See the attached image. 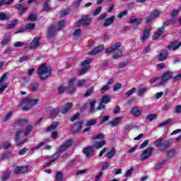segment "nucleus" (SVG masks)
<instances>
[{
  "instance_id": "nucleus-1",
  "label": "nucleus",
  "mask_w": 181,
  "mask_h": 181,
  "mask_svg": "<svg viewBox=\"0 0 181 181\" xmlns=\"http://www.w3.org/2000/svg\"><path fill=\"white\" fill-rule=\"evenodd\" d=\"M37 71L40 78H42V80H45V78L50 76L52 74V68L47 66V64H43L42 66L38 67Z\"/></svg>"
},
{
  "instance_id": "nucleus-2",
  "label": "nucleus",
  "mask_w": 181,
  "mask_h": 181,
  "mask_svg": "<svg viewBox=\"0 0 181 181\" xmlns=\"http://www.w3.org/2000/svg\"><path fill=\"white\" fill-rule=\"evenodd\" d=\"M173 77V72L172 71H166L165 73L163 74L161 76V81L158 83V86H163L165 83H168L169 80Z\"/></svg>"
},
{
  "instance_id": "nucleus-3",
  "label": "nucleus",
  "mask_w": 181,
  "mask_h": 181,
  "mask_svg": "<svg viewBox=\"0 0 181 181\" xmlns=\"http://www.w3.org/2000/svg\"><path fill=\"white\" fill-rule=\"evenodd\" d=\"M92 62H93V59L91 58H89L82 62L81 66L83 68L78 72V74L79 76H81V74H83V73H86V71H88V69H90V66H88V64H90V63H91Z\"/></svg>"
},
{
  "instance_id": "nucleus-4",
  "label": "nucleus",
  "mask_w": 181,
  "mask_h": 181,
  "mask_svg": "<svg viewBox=\"0 0 181 181\" xmlns=\"http://www.w3.org/2000/svg\"><path fill=\"white\" fill-rule=\"evenodd\" d=\"M90 23H91V18H88V16H85L76 23L75 26L76 28H79V26H88Z\"/></svg>"
},
{
  "instance_id": "nucleus-5",
  "label": "nucleus",
  "mask_w": 181,
  "mask_h": 181,
  "mask_svg": "<svg viewBox=\"0 0 181 181\" xmlns=\"http://www.w3.org/2000/svg\"><path fill=\"white\" fill-rule=\"evenodd\" d=\"M6 78H8V74L6 73H5L0 78V94H2V93L8 88V85L4 84L5 81H6Z\"/></svg>"
},
{
  "instance_id": "nucleus-6",
  "label": "nucleus",
  "mask_w": 181,
  "mask_h": 181,
  "mask_svg": "<svg viewBox=\"0 0 181 181\" xmlns=\"http://www.w3.org/2000/svg\"><path fill=\"white\" fill-rule=\"evenodd\" d=\"M153 151V148L149 147L146 149L140 156L141 160H145V159H148V158H151L152 156V152Z\"/></svg>"
},
{
  "instance_id": "nucleus-7",
  "label": "nucleus",
  "mask_w": 181,
  "mask_h": 181,
  "mask_svg": "<svg viewBox=\"0 0 181 181\" xmlns=\"http://www.w3.org/2000/svg\"><path fill=\"white\" fill-rule=\"evenodd\" d=\"M168 23H165L163 26H161L160 28H158L155 34L153 35V40H156V39H160V36H162L163 33V30H165V27L168 26Z\"/></svg>"
},
{
  "instance_id": "nucleus-8",
  "label": "nucleus",
  "mask_w": 181,
  "mask_h": 181,
  "mask_svg": "<svg viewBox=\"0 0 181 181\" xmlns=\"http://www.w3.org/2000/svg\"><path fill=\"white\" fill-rule=\"evenodd\" d=\"M83 152L84 155H86L87 159H90L91 156H94V147L89 146L84 148Z\"/></svg>"
},
{
  "instance_id": "nucleus-9",
  "label": "nucleus",
  "mask_w": 181,
  "mask_h": 181,
  "mask_svg": "<svg viewBox=\"0 0 181 181\" xmlns=\"http://www.w3.org/2000/svg\"><path fill=\"white\" fill-rule=\"evenodd\" d=\"M104 50V45H100L99 46L95 47L90 52L88 53L89 56H95V54H98V53H101Z\"/></svg>"
},
{
  "instance_id": "nucleus-10",
  "label": "nucleus",
  "mask_w": 181,
  "mask_h": 181,
  "mask_svg": "<svg viewBox=\"0 0 181 181\" xmlns=\"http://www.w3.org/2000/svg\"><path fill=\"white\" fill-rule=\"evenodd\" d=\"M29 170V167L26 166H17L14 168V173L16 175H21V173H26Z\"/></svg>"
},
{
  "instance_id": "nucleus-11",
  "label": "nucleus",
  "mask_w": 181,
  "mask_h": 181,
  "mask_svg": "<svg viewBox=\"0 0 181 181\" xmlns=\"http://www.w3.org/2000/svg\"><path fill=\"white\" fill-rule=\"evenodd\" d=\"M121 47V42H117L115 43L112 47H110L105 50V53L108 54V53H112V52H115L117 49H119Z\"/></svg>"
},
{
  "instance_id": "nucleus-12",
  "label": "nucleus",
  "mask_w": 181,
  "mask_h": 181,
  "mask_svg": "<svg viewBox=\"0 0 181 181\" xmlns=\"http://www.w3.org/2000/svg\"><path fill=\"white\" fill-rule=\"evenodd\" d=\"M14 8H16L18 11H19V14L21 15V16H22V15L25 13L26 11H28V7L22 5V4H16Z\"/></svg>"
},
{
  "instance_id": "nucleus-13",
  "label": "nucleus",
  "mask_w": 181,
  "mask_h": 181,
  "mask_svg": "<svg viewBox=\"0 0 181 181\" xmlns=\"http://www.w3.org/2000/svg\"><path fill=\"white\" fill-rule=\"evenodd\" d=\"M73 108V103H68L62 106L61 112L62 114H66Z\"/></svg>"
},
{
  "instance_id": "nucleus-14",
  "label": "nucleus",
  "mask_w": 181,
  "mask_h": 181,
  "mask_svg": "<svg viewBox=\"0 0 181 181\" xmlns=\"http://www.w3.org/2000/svg\"><path fill=\"white\" fill-rule=\"evenodd\" d=\"M22 134H23V130H18L16 133V142L17 143V146H20V145H22L26 141V139H25L24 141H21L20 140L21 139V136L22 135Z\"/></svg>"
},
{
  "instance_id": "nucleus-15",
  "label": "nucleus",
  "mask_w": 181,
  "mask_h": 181,
  "mask_svg": "<svg viewBox=\"0 0 181 181\" xmlns=\"http://www.w3.org/2000/svg\"><path fill=\"white\" fill-rule=\"evenodd\" d=\"M21 107H22L23 110H24L25 111H29V110H30V108H32L30 102L29 101V98L25 99L21 103Z\"/></svg>"
},
{
  "instance_id": "nucleus-16",
  "label": "nucleus",
  "mask_w": 181,
  "mask_h": 181,
  "mask_svg": "<svg viewBox=\"0 0 181 181\" xmlns=\"http://www.w3.org/2000/svg\"><path fill=\"white\" fill-rule=\"evenodd\" d=\"M130 112L134 117H141L142 115V110H139V107H132Z\"/></svg>"
},
{
  "instance_id": "nucleus-17",
  "label": "nucleus",
  "mask_w": 181,
  "mask_h": 181,
  "mask_svg": "<svg viewBox=\"0 0 181 181\" xmlns=\"http://www.w3.org/2000/svg\"><path fill=\"white\" fill-rule=\"evenodd\" d=\"M73 145V139L68 140L64 144L62 145L59 148V152H64L69 146Z\"/></svg>"
},
{
  "instance_id": "nucleus-18",
  "label": "nucleus",
  "mask_w": 181,
  "mask_h": 181,
  "mask_svg": "<svg viewBox=\"0 0 181 181\" xmlns=\"http://www.w3.org/2000/svg\"><path fill=\"white\" fill-rule=\"evenodd\" d=\"M168 51L163 49L160 52V54L158 56V59L160 62H165L168 59Z\"/></svg>"
},
{
  "instance_id": "nucleus-19",
  "label": "nucleus",
  "mask_w": 181,
  "mask_h": 181,
  "mask_svg": "<svg viewBox=\"0 0 181 181\" xmlns=\"http://www.w3.org/2000/svg\"><path fill=\"white\" fill-rule=\"evenodd\" d=\"M40 45V42L38 37H35L33 40L30 45V49H37Z\"/></svg>"
},
{
  "instance_id": "nucleus-20",
  "label": "nucleus",
  "mask_w": 181,
  "mask_h": 181,
  "mask_svg": "<svg viewBox=\"0 0 181 181\" xmlns=\"http://www.w3.org/2000/svg\"><path fill=\"white\" fill-rule=\"evenodd\" d=\"M181 46V42L177 41L173 42L168 47L169 50H177V48Z\"/></svg>"
},
{
  "instance_id": "nucleus-21",
  "label": "nucleus",
  "mask_w": 181,
  "mask_h": 181,
  "mask_svg": "<svg viewBox=\"0 0 181 181\" xmlns=\"http://www.w3.org/2000/svg\"><path fill=\"white\" fill-rule=\"evenodd\" d=\"M115 153H117V150L112 147L105 155L107 159H112L114 156H115Z\"/></svg>"
},
{
  "instance_id": "nucleus-22",
  "label": "nucleus",
  "mask_w": 181,
  "mask_h": 181,
  "mask_svg": "<svg viewBox=\"0 0 181 181\" xmlns=\"http://www.w3.org/2000/svg\"><path fill=\"white\" fill-rule=\"evenodd\" d=\"M114 21H115V16H112L110 17L109 18L105 19V21L103 23V26H105V27L110 26V25L112 24Z\"/></svg>"
},
{
  "instance_id": "nucleus-23",
  "label": "nucleus",
  "mask_w": 181,
  "mask_h": 181,
  "mask_svg": "<svg viewBox=\"0 0 181 181\" xmlns=\"http://www.w3.org/2000/svg\"><path fill=\"white\" fill-rule=\"evenodd\" d=\"M105 145V141L103 140L100 141H95L93 144V148H95V149H100V148H103Z\"/></svg>"
},
{
  "instance_id": "nucleus-24",
  "label": "nucleus",
  "mask_w": 181,
  "mask_h": 181,
  "mask_svg": "<svg viewBox=\"0 0 181 181\" xmlns=\"http://www.w3.org/2000/svg\"><path fill=\"white\" fill-rule=\"evenodd\" d=\"M130 23H134V25H140V23H142V18H138L135 16H133L130 18Z\"/></svg>"
},
{
  "instance_id": "nucleus-25",
  "label": "nucleus",
  "mask_w": 181,
  "mask_h": 181,
  "mask_svg": "<svg viewBox=\"0 0 181 181\" xmlns=\"http://www.w3.org/2000/svg\"><path fill=\"white\" fill-rule=\"evenodd\" d=\"M119 122H121V117H116L113 120L110 122V124L114 127H117V125H119Z\"/></svg>"
},
{
  "instance_id": "nucleus-26",
  "label": "nucleus",
  "mask_w": 181,
  "mask_h": 181,
  "mask_svg": "<svg viewBox=\"0 0 181 181\" xmlns=\"http://www.w3.org/2000/svg\"><path fill=\"white\" fill-rule=\"evenodd\" d=\"M172 145V142L169 140L163 141L161 144V150L163 151V149H166V148H169V146Z\"/></svg>"
},
{
  "instance_id": "nucleus-27",
  "label": "nucleus",
  "mask_w": 181,
  "mask_h": 181,
  "mask_svg": "<svg viewBox=\"0 0 181 181\" xmlns=\"http://www.w3.org/2000/svg\"><path fill=\"white\" fill-rule=\"evenodd\" d=\"M151 32V30L149 28H146L144 32V35L142 36V40L143 42H145V40H146V39H148L149 37V33Z\"/></svg>"
},
{
  "instance_id": "nucleus-28",
  "label": "nucleus",
  "mask_w": 181,
  "mask_h": 181,
  "mask_svg": "<svg viewBox=\"0 0 181 181\" xmlns=\"http://www.w3.org/2000/svg\"><path fill=\"white\" fill-rule=\"evenodd\" d=\"M110 101H111V97H110L109 95H104L102 97L101 100H100V103H103V104H108V103H110Z\"/></svg>"
},
{
  "instance_id": "nucleus-29",
  "label": "nucleus",
  "mask_w": 181,
  "mask_h": 181,
  "mask_svg": "<svg viewBox=\"0 0 181 181\" xmlns=\"http://www.w3.org/2000/svg\"><path fill=\"white\" fill-rule=\"evenodd\" d=\"M59 127V122H54L47 129V131H54L56 128Z\"/></svg>"
},
{
  "instance_id": "nucleus-30",
  "label": "nucleus",
  "mask_w": 181,
  "mask_h": 181,
  "mask_svg": "<svg viewBox=\"0 0 181 181\" xmlns=\"http://www.w3.org/2000/svg\"><path fill=\"white\" fill-rule=\"evenodd\" d=\"M156 118H158V115L150 114L146 116V119H147V121H149L150 122H152V121H154V119H156Z\"/></svg>"
},
{
  "instance_id": "nucleus-31",
  "label": "nucleus",
  "mask_w": 181,
  "mask_h": 181,
  "mask_svg": "<svg viewBox=\"0 0 181 181\" xmlns=\"http://www.w3.org/2000/svg\"><path fill=\"white\" fill-rule=\"evenodd\" d=\"M56 35V27L54 25H51L48 30L49 36H54Z\"/></svg>"
},
{
  "instance_id": "nucleus-32",
  "label": "nucleus",
  "mask_w": 181,
  "mask_h": 181,
  "mask_svg": "<svg viewBox=\"0 0 181 181\" xmlns=\"http://www.w3.org/2000/svg\"><path fill=\"white\" fill-rule=\"evenodd\" d=\"M47 141H42L41 143H40L37 146L33 147V148H31V150L30 151V153H33V152H35V149H40V148H42V146H43L44 145H45V144Z\"/></svg>"
},
{
  "instance_id": "nucleus-33",
  "label": "nucleus",
  "mask_w": 181,
  "mask_h": 181,
  "mask_svg": "<svg viewBox=\"0 0 181 181\" xmlns=\"http://www.w3.org/2000/svg\"><path fill=\"white\" fill-rule=\"evenodd\" d=\"M97 103V101L95 100H91L89 103L90 108V112L93 114L95 111V104Z\"/></svg>"
},
{
  "instance_id": "nucleus-34",
  "label": "nucleus",
  "mask_w": 181,
  "mask_h": 181,
  "mask_svg": "<svg viewBox=\"0 0 181 181\" xmlns=\"http://www.w3.org/2000/svg\"><path fill=\"white\" fill-rule=\"evenodd\" d=\"M50 1L47 0L44 4V7L42 8L43 12H49L50 11V6H49V3Z\"/></svg>"
},
{
  "instance_id": "nucleus-35",
  "label": "nucleus",
  "mask_w": 181,
  "mask_h": 181,
  "mask_svg": "<svg viewBox=\"0 0 181 181\" xmlns=\"http://www.w3.org/2000/svg\"><path fill=\"white\" fill-rule=\"evenodd\" d=\"M35 28H36V24L35 23H28L25 25V30H34Z\"/></svg>"
},
{
  "instance_id": "nucleus-36",
  "label": "nucleus",
  "mask_w": 181,
  "mask_h": 181,
  "mask_svg": "<svg viewBox=\"0 0 181 181\" xmlns=\"http://www.w3.org/2000/svg\"><path fill=\"white\" fill-rule=\"evenodd\" d=\"M101 9H103L101 6L96 7L93 11L92 15H93V16H97V15H100V13H101Z\"/></svg>"
},
{
  "instance_id": "nucleus-37",
  "label": "nucleus",
  "mask_w": 181,
  "mask_h": 181,
  "mask_svg": "<svg viewBox=\"0 0 181 181\" xmlns=\"http://www.w3.org/2000/svg\"><path fill=\"white\" fill-rule=\"evenodd\" d=\"M36 19H37V16L33 13L30 14L28 18V21L30 22H36Z\"/></svg>"
},
{
  "instance_id": "nucleus-38",
  "label": "nucleus",
  "mask_w": 181,
  "mask_h": 181,
  "mask_svg": "<svg viewBox=\"0 0 181 181\" xmlns=\"http://www.w3.org/2000/svg\"><path fill=\"white\" fill-rule=\"evenodd\" d=\"M105 110V104L100 101L98 106L96 107L97 111H104Z\"/></svg>"
},
{
  "instance_id": "nucleus-39",
  "label": "nucleus",
  "mask_w": 181,
  "mask_h": 181,
  "mask_svg": "<svg viewBox=\"0 0 181 181\" xmlns=\"http://www.w3.org/2000/svg\"><path fill=\"white\" fill-rule=\"evenodd\" d=\"M172 122V119H168L164 122H162L161 123L158 124V127H166V125H169Z\"/></svg>"
},
{
  "instance_id": "nucleus-40",
  "label": "nucleus",
  "mask_w": 181,
  "mask_h": 181,
  "mask_svg": "<svg viewBox=\"0 0 181 181\" xmlns=\"http://www.w3.org/2000/svg\"><path fill=\"white\" fill-rule=\"evenodd\" d=\"M30 88L31 91H36L37 88H39V83H33L30 84Z\"/></svg>"
},
{
  "instance_id": "nucleus-41",
  "label": "nucleus",
  "mask_w": 181,
  "mask_h": 181,
  "mask_svg": "<svg viewBox=\"0 0 181 181\" xmlns=\"http://www.w3.org/2000/svg\"><path fill=\"white\" fill-rule=\"evenodd\" d=\"M13 1L14 0H1L0 1V6H2V5H11Z\"/></svg>"
},
{
  "instance_id": "nucleus-42",
  "label": "nucleus",
  "mask_w": 181,
  "mask_h": 181,
  "mask_svg": "<svg viewBox=\"0 0 181 181\" xmlns=\"http://www.w3.org/2000/svg\"><path fill=\"white\" fill-rule=\"evenodd\" d=\"M80 35H81V29L78 28L74 32V36L76 39H78L80 37Z\"/></svg>"
},
{
  "instance_id": "nucleus-43",
  "label": "nucleus",
  "mask_w": 181,
  "mask_h": 181,
  "mask_svg": "<svg viewBox=\"0 0 181 181\" xmlns=\"http://www.w3.org/2000/svg\"><path fill=\"white\" fill-rule=\"evenodd\" d=\"M127 15H128V11L124 10V11H121L118 15H117V18L119 19H122V18H124V16H127Z\"/></svg>"
},
{
  "instance_id": "nucleus-44",
  "label": "nucleus",
  "mask_w": 181,
  "mask_h": 181,
  "mask_svg": "<svg viewBox=\"0 0 181 181\" xmlns=\"http://www.w3.org/2000/svg\"><path fill=\"white\" fill-rule=\"evenodd\" d=\"M18 23V20H15L14 21H13L11 24H9L7 27L6 29L9 30V29H13V28H15V26H16V24Z\"/></svg>"
},
{
  "instance_id": "nucleus-45",
  "label": "nucleus",
  "mask_w": 181,
  "mask_h": 181,
  "mask_svg": "<svg viewBox=\"0 0 181 181\" xmlns=\"http://www.w3.org/2000/svg\"><path fill=\"white\" fill-rule=\"evenodd\" d=\"M29 59H30V56H29V55H25V56L21 57L19 59L18 62H19L20 63H23V62H27V60H29Z\"/></svg>"
},
{
  "instance_id": "nucleus-46",
  "label": "nucleus",
  "mask_w": 181,
  "mask_h": 181,
  "mask_svg": "<svg viewBox=\"0 0 181 181\" xmlns=\"http://www.w3.org/2000/svg\"><path fill=\"white\" fill-rule=\"evenodd\" d=\"M32 128H33L32 125L27 126V127L25 130V132H24L25 136H28V135H29V134H30V132L32 131Z\"/></svg>"
},
{
  "instance_id": "nucleus-47",
  "label": "nucleus",
  "mask_w": 181,
  "mask_h": 181,
  "mask_svg": "<svg viewBox=\"0 0 181 181\" xmlns=\"http://www.w3.org/2000/svg\"><path fill=\"white\" fill-rule=\"evenodd\" d=\"M95 124H97L96 119H90L87 122L86 127H91L92 125H95Z\"/></svg>"
},
{
  "instance_id": "nucleus-48",
  "label": "nucleus",
  "mask_w": 181,
  "mask_h": 181,
  "mask_svg": "<svg viewBox=\"0 0 181 181\" xmlns=\"http://www.w3.org/2000/svg\"><path fill=\"white\" fill-rule=\"evenodd\" d=\"M167 162L168 161L166 160H163L161 163H158L156 167V170H160V169H162L163 165H165V163Z\"/></svg>"
},
{
  "instance_id": "nucleus-49",
  "label": "nucleus",
  "mask_w": 181,
  "mask_h": 181,
  "mask_svg": "<svg viewBox=\"0 0 181 181\" xmlns=\"http://www.w3.org/2000/svg\"><path fill=\"white\" fill-rule=\"evenodd\" d=\"M135 91H136V88H132V89L129 90L127 92H126L125 95H127V97H129V95H132V94H134Z\"/></svg>"
},
{
  "instance_id": "nucleus-50",
  "label": "nucleus",
  "mask_w": 181,
  "mask_h": 181,
  "mask_svg": "<svg viewBox=\"0 0 181 181\" xmlns=\"http://www.w3.org/2000/svg\"><path fill=\"white\" fill-rule=\"evenodd\" d=\"M55 179L57 181H61L63 179V174L62 173V172L57 173L55 175Z\"/></svg>"
},
{
  "instance_id": "nucleus-51",
  "label": "nucleus",
  "mask_w": 181,
  "mask_h": 181,
  "mask_svg": "<svg viewBox=\"0 0 181 181\" xmlns=\"http://www.w3.org/2000/svg\"><path fill=\"white\" fill-rule=\"evenodd\" d=\"M27 123H28V120L23 119L18 120L17 122V125H18V127H22V126L25 125V124H27Z\"/></svg>"
},
{
  "instance_id": "nucleus-52",
  "label": "nucleus",
  "mask_w": 181,
  "mask_h": 181,
  "mask_svg": "<svg viewBox=\"0 0 181 181\" xmlns=\"http://www.w3.org/2000/svg\"><path fill=\"white\" fill-rule=\"evenodd\" d=\"M29 101L32 107L39 103V99H29Z\"/></svg>"
},
{
  "instance_id": "nucleus-53",
  "label": "nucleus",
  "mask_w": 181,
  "mask_h": 181,
  "mask_svg": "<svg viewBox=\"0 0 181 181\" xmlns=\"http://www.w3.org/2000/svg\"><path fill=\"white\" fill-rule=\"evenodd\" d=\"M81 127H83V122H79L74 126V128L76 131H80L81 129Z\"/></svg>"
},
{
  "instance_id": "nucleus-54",
  "label": "nucleus",
  "mask_w": 181,
  "mask_h": 181,
  "mask_svg": "<svg viewBox=\"0 0 181 181\" xmlns=\"http://www.w3.org/2000/svg\"><path fill=\"white\" fill-rule=\"evenodd\" d=\"M148 90V88H142L138 90L137 95H142V94H144L146 91Z\"/></svg>"
},
{
  "instance_id": "nucleus-55",
  "label": "nucleus",
  "mask_w": 181,
  "mask_h": 181,
  "mask_svg": "<svg viewBox=\"0 0 181 181\" xmlns=\"http://www.w3.org/2000/svg\"><path fill=\"white\" fill-rule=\"evenodd\" d=\"M60 112V109L57 108V109H54L52 110V111L51 112V117H56V115H57V114H59Z\"/></svg>"
},
{
  "instance_id": "nucleus-56",
  "label": "nucleus",
  "mask_w": 181,
  "mask_h": 181,
  "mask_svg": "<svg viewBox=\"0 0 181 181\" xmlns=\"http://www.w3.org/2000/svg\"><path fill=\"white\" fill-rule=\"evenodd\" d=\"M94 91V88H91L86 90V93L84 94L85 97H89V95H91Z\"/></svg>"
},
{
  "instance_id": "nucleus-57",
  "label": "nucleus",
  "mask_w": 181,
  "mask_h": 181,
  "mask_svg": "<svg viewBox=\"0 0 181 181\" xmlns=\"http://www.w3.org/2000/svg\"><path fill=\"white\" fill-rule=\"evenodd\" d=\"M74 81H76V78L69 80L68 85L69 88H73V87H74Z\"/></svg>"
},
{
  "instance_id": "nucleus-58",
  "label": "nucleus",
  "mask_w": 181,
  "mask_h": 181,
  "mask_svg": "<svg viewBox=\"0 0 181 181\" xmlns=\"http://www.w3.org/2000/svg\"><path fill=\"white\" fill-rule=\"evenodd\" d=\"M158 15H160L159 11H155L151 14V19H156L158 18Z\"/></svg>"
},
{
  "instance_id": "nucleus-59",
  "label": "nucleus",
  "mask_w": 181,
  "mask_h": 181,
  "mask_svg": "<svg viewBox=\"0 0 181 181\" xmlns=\"http://www.w3.org/2000/svg\"><path fill=\"white\" fill-rule=\"evenodd\" d=\"M121 56H122V51H121V49H118L117 50V54H115L113 55V58L114 59H119V57H121Z\"/></svg>"
},
{
  "instance_id": "nucleus-60",
  "label": "nucleus",
  "mask_w": 181,
  "mask_h": 181,
  "mask_svg": "<svg viewBox=\"0 0 181 181\" xmlns=\"http://www.w3.org/2000/svg\"><path fill=\"white\" fill-rule=\"evenodd\" d=\"M66 90H67V87H66V86L61 85L58 87V90H59V93H64V91H66Z\"/></svg>"
},
{
  "instance_id": "nucleus-61",
  "label": "nucleus",
  "mask_w": 181,
  "mask_h": 181,
  "mask_svg": "<svg viewBox=\"0 0 181 181\" xmlns=\"http://www.w3.org/2000/svg\"><path fill=\"white\" fill-rule=\"evenodd\" d=\"M163 139H160L157 140L154 144L156 146L160 147V148H162V144H163Z\"/></svg>"
},
{
  "instance_id": "nucleus-62",
  "label": "nucleus",
  "mask_w": 181,
  "mask_h": 181,
  "mask_svg": "<svg viewBox=\"0 0 181 181\" xmlns=\"http://www.w3.org/2000/svg\"><path fill=\"white\" fill-rule=\"evenodd\" d=\"M86 83H87V81L84 79H82L78 82L77 86L78 87H83V86H86Z\"/></svg>"
},
{
  "instance_id": "nucleus-63",
  "label": "nucleus",
  "mask_w": 181,
  "mask_h": 181,
  "mask_svg": "<svg viewBox=\"0 0 181 181\" xmlns=\"http://www.w3.org/2000/svg\"><path fill=\"white\" fill-rule=\"evenodd\" d=\"M121 87H122V85L121 83H117L113 86V90L118 91V90H119Z\"/></svg>"
},
{
  "instance_id": "nucleus-64",
  "label": "nucleus",
  "mask_w": 181,
  "mask_h": 181,
  "mask_svg": "<svg viewBox=\"0 0 181 181\" xmlns=\"http://www.w3.org/2000/svg\"><path fill=\"white\" fill-rule=\"evenodd\" d=\"M109 166H110V163H107V162L103 163V165H102V170H107V168H108Z\"/></svg>"
}]
</instances>
